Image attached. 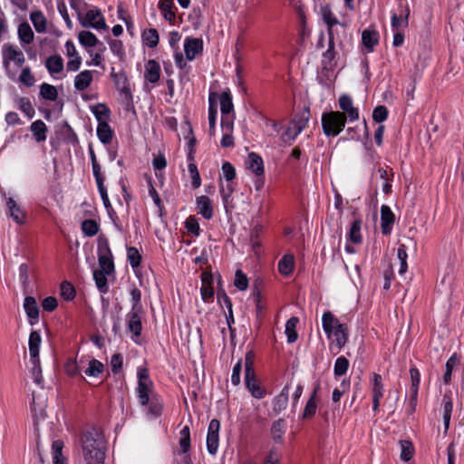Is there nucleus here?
Returning <instances> with one entry per match:
<instances>
[{"label":"nucleus","mask_w":464,"mask_h":464,"mask_svg":"<svg viewBox=\"0 0 464 464\" xmlns=\"http://www.w3.org/2000/svg\"><path fill=\"white\" fill-rule=\"evenodd\" d=\"M84 460L87 464H103L105 459V440L96 429L85 431L81 437Z\"/></svg>","instance_id":"1"},{"label":"nucleus","mask_w":464,"mask_h":464,"mask_svg":"<svg viewBox=\"0 0 464 464\" xmlns=\"http://www.w3.org/2000/svg\"><path fill=\"white\" fill-rule=\"evenodd\" d=\"M346 114L335 111L324 112L322 115V128L327 137L337 136L345 127Z\"/></svg>","instance_id":"2"},{"label":"nucleus","mask_w":464,"mask_h":464,"mask_svg":"<svg viewBox=\"0 0 464 464\" xmlns=\"http://www.w3.org/2000/svg\"><path fill=\"white\" fill-rule=\"evenodd\" d=\"M111 77L114 82L116 89L123 95V100L127 110H130L133 107V97L125 72L121 71L120 72H116L115 69L112 67Z\"/></svg>","instance_id":"3"},{"label":"nucleus","mask_w":464,"mask_h":464,"mask_svg":"<svg viewBox=\"0 0 464 464\" xmlns=\"http://www.w3.org/2000/svg\"><path fill=\"white\" fill-rule=\"evenodd\" d=\"M77 14L78 19L82 27H92L97 30H105L108 27L102 12L98 8L88 11L84 17L82 16L80 11H77Z\"/></svg>","instance_id":"4"},{"label":"nucleus","mask_w":464,"mask_h":464,"mask_svg":"<svg viewBox=\"0 0 464 464\" xmlns=\"http://www.w3.org/2000/svg\"><path fill=\"white\" fill-rule=\"evenodd\" d=\"M138 398L142 406H147L150 402V394L151 392L152 382L150 380L148 370L139 369L138 371Z\"/></svg>","instance_id":"5"},{"label":"nucleus","mask_w":464,"mask_h":464,"mask_svg":"<svg viewBox=\"0 0 464 464\" xmlns=\"http://www.w3.org/2000/svg\"><path fill=\"white\" fill-rule=\"evenodd\" d=\"M3 63L5 68H8L10 62H14L17 67H21L25 59L23 52L16 46L5 44L2 47Z\"/></svg>","instance_id":"6"},{"label":"nucleus","mask_w":464,"mask_h":464,"mask_svg":"<svg viewBox=\"0 0 464 464\" xmlns=\"http://www.w3.org/2000/svg\"><path fill=\"white\" fill-rule=\"evenodd\" d=\"M220 422L217 419L210 420L207 434V449L209 454L215 455L219 445Z\"/></svg>","instance_id":"7"},{"label":"nucleus","mask_w":464,"mask_h":464,"mask_svg":"<svg viewBox=\"0 0 464 464\" xmlns=\"http://www.w3.org/2000/svg\"><path fill=\"white\" fill-rule=\"evenodd\" d=\"M143 311L130 310L126 314L127 328L132 334V339L139 337L142 332L141 315Z\"/></svg>","instance_id":"8"},{"label":"nucleus","mask_w":464,"mask_h":464,"mask_svg":"<svg viewBox=\"0 0 464 464\" xmlns=\"http://www.w3.org/2000/svg\"><path fill=\"white\" fill-rule=\"evenodd\" d=\"M398 13H393L392 15V27L398 29L400 26L407 27L409 24L410 8L402 0L399 1Z\"/></svg>","instance_id":"9"},{"label":"nucleus","mask_w":464,"mask_h":464,"mask_svg":"<svg viewBox=\"0 0 464 464\" xmlns=\"http://www.w3.org/2000/svg\"><path fill=\"white\" fill-rule=\"evenodd\" d=\"M184 52L188 61H193L203 52V41L200 38L187 37L184 42Z\"/></svg>","instance_id":"10"},{"label":"nucleus","mask_w":464,"mask_h":464,"mask_svg":"<svg viewBox=\"0 0 464 464\" xmlns=\"http://www.w3.org/2000/svg\"><path fill=\"white\" fill-rule=\"evenodd\" d=\"M395 222V215L389 206L382 205L381 207V228L384 236L391 234L392 226Z\"/></svg>","instance_id":"11"},{"label":"nucleus","mask_w":464,"mask_h":464,"mask_svg":"<svg viewBox=\"0 0 464 464\" xmlns=\"http://www.w3.org/2000/svg\"><path fill=\"white\" fill-rule=\"evenodd\" d=\"M24 309L28 317L29 324L34 325L38 323L40 309L34 296H26L24 300Z\"/></svg>","instance_id":"12"},{"label":"nucleus","mask_w":464,"mask_h":464,"mask_svg":"<svg viewBox=\"0 0 464 464\" xmlns=\"http://www.w3.org/2000/svg\"><path fill=\"white\" fill-rule=\"evenodd\" d=\"M339 106L343 110V113H346L350 121L359 119V111L353 106V100L348 94H343L339 97Z\"/></svg>","instance_id":"13"},{"label":"nucleus","mask_w":464,"mask_h":464,"mask_svg":"<svg viewBox=\"0 0 464 464\" xmlns=\"http://www.w3.org/2000/svg\"><path fill=\"white\" fill-rule=\"evenodd\" d=\"M5 204L8 210V214L16 224H24L25 220V213L23 211L21 207L16 201L9 197L5 198Z\"/></svg>","instance_id":"14"},{"label":"nucleus","mask_w":464,"mask_h":464,"mask_svg":"<svg viewBox=\"0 0 464 464\" xmlns=\"http://www.w3.org/2000/svg\"><path fill=\"white\" fill-rule=\"evenodd\" d=\"M247 169L255 173L257 177L264 176V162L262 158L256 152H250L246 161Z\"/></svg>","instance_id":"15"},{"label":"nucleus","mask_w":464,"mask_h":464,"mask_svg":"<svg viewBox=\"0 0 464 464\" xmlns=\"http://www.w3.org/2000/svg\"><path fill=\"white\" fill-rule=\"evenodd\" d=\"M245 382L247 390L251 392V395L256 399H262L266 392L265 390L258 384L256 373L252 375H245Z\"/></svg>","instance_id":"16"},{"label":"nucleus","mask_w":464,"mask_h":464,"mask_svg":"<svg viewBox=\"0 0 464 464\" xmlns=\"http://www.w3.org/2000/svg\"><path fill=\"white\" fill-rule=\"evenodd\" d=\"M289 387L285 386L280 393L273 400V411L276 414L285 410L288 405Z\"/></svg>","instance_id":"17"},{"label":"nucleus","mask_w":464,"mask_h":464,"mask_svg":"<svg viewBox=\"0 0 464 464\" xmlns=\"http://www.w3.org/2000/svg\"><path fill=\"white\" fill-rule=\"evenodd\" d=\"M309 109H305L303 112L298 114L295 120L291 122L294 128V133L291 136L292 140H295L296 136L306 127L309 121Z\"/></svg>","instance_id":"18"},{"label":"nucleus","mask_w":464,"mask_h":464,"mask_svg":"<svg viewBox=\"0 0 464 464\" xmlns=\"http://www.w3.org/2000/svg\"><path fill=\"white\" fill-rule=\"evenodd\" d=\"M160 66L155 60H149L145 66L144 77L146 81L156 83L160 80Z\"/></svg>","instance_id":"19"},{"label":"nucleus","mask_w":464,"mask_h":464,"mask_svg":"<svg viewBox=\"0 0 464 464\" xmlns=\"http://www.w3.org/2000/svg\"><path fill=\"white\" fill-rule=\"evenodd\" d=\"M197 208L198 213L206 219L213 218V208L211 200L207 196H200L197 198Z\"/></svg>","instance_id":"20"},{"label":"nucleus","mask_w":464,"mask_h":464,"mask_svg":"<svg viewBox=\"0 0 464 464\" xmlns=\"http://www.w3.org/2000/svg\"><path fill=\"white\" fill-rule=\"evenodd\" d=\"M30 130L36 142H43L47 138V126L42 120L34 121L30 126Z\"/></svg>","instance_id":"21"},{"label":"nucleus","mask_w":464,"mask_h":464,"mask_svg":"<svg viewBox=\"0 0 464 464\" xmlns=\"http://www.w3.org/2000/svg\"><path fill=\"white\" fill-rule=\"evenodd\" d=\"M319 388H320V384L318 383L314 387L310 398L308 399V401L306 402V405H305L303 414H302V418L304 420L312 418L316 412V409H317L316 394H317Z\"/></svg>","instance_id":"22"},{"label":"nucleus","mask_w":464,"mask_h":464,"mask_svg":"<svg viewBox=\"0 0 464 464\" xmlns=\"http://www.w3.org/2000/svg\"><path fill=\"white\" fill-rule=\"evenodd\" d=\"M91 111L93 113L98 123L107 122L111 118V111L105 103H98L91 106Z\"/></svg>","instance_id":"23"},{"label":"nucleus","mask_w":464,"mask_h":464,"mask_svg":"<svg viewBox=\"0 0 464 464\" xmlns=\"http://www.w3.org/2000/svg\"><path fill=\"white\" fill-rule=\"evenodd\" d=\"M17 34L22 44H30L34 41V34L27 22L18 25Z\"/></svg>","instance_id":"24"},{"label":"nucleus","mask_w":464,"mask_h":464,"mask_svg":"<svg viewBox=\"0 0 464 464\" xmlns=\"http://www.w3.org/2000/svg\"><path fill=\"white\" fill-rule=\"evenodd\" d=\"M362 43L369 52H372L373 47L379 43V33L375 30H364L362 34Z\"/></svg>","instance_id":"25"},{"label":"nucleus","mask_w":464,"mask_h":464,"mask_svg":"<svg viewBox=\"0 0 464 464\" xmlns=\"http://www.w3.org/2000/svg\"><path fill=\"white\" fill-rule=\"evenodd\" d=\"M92 82V72L88 70L82 71L74 78V88L77 91H84L91 85Z\"/></svg>","instance_id":"26"},{"label":"nucleus","mask_w":464,"mask_h":464,"mask_svg":"<svg viewBox=\"0 0 464 464\" xmlns=\"http://www.w3.org/2000/svg\"><path fill=\"white\" fill-rule=\"evenodd\" d=\"M322 324L324 333L328 337H330L331 334H333L334 330L337 327V324H340L341 323L330 311H326L323 314Z\"/></svg>","instance_id":"27"},{"label":"nucleus","mask_w":464,"mask_h":464,"mask_svg":"<svg viewBox=\"0 0 464 464\" xmlns=\"http://www.w3.org/2000/svg\"><path fill=\"white\" fill-rule=\"evenodd\" d=\"M114 132L108 122L98 123L97 136L103 144H109L112 140Z\"/></svg>","instance_id":"28"},{"label":"nucleus","mask_w":464,"mask_h":464,"mask_svg":"<svg viewBox=\"0 0 464 464\" xmlns=\"http://www.w3.org/2000/svg\"><path fill=\"white\" fill-rule=\"evenodd\" d=\"M45 67L51 74L60 73L63 70V60L58 55H51L46 59Z\"/></svg>","instance_id":"29"},{"label":"nucleus","mask_w":464,"mask_h":464,"mask_svg":"<svg viewBox=\"0 0 464 464\" xmlns=\"http://www.w3.org/2000/svg\"><path fill=\"white\" fill-rule=\"evenodd\" d=\"M220 111L222 115L234 114V105L229 91L223 92L219 96Z\"/></svg>","instance_id":"30"},{"label":"nucleus","mask_w":464,"mask_h":464,"mask_svg":"<svg viewBox=\"0 0 464 464\" xmlns=\"http://www.w3.org/2000/svg\"><path fill=\"white\" fill-rule=\"evenodd\" d=\"M216 93H210L209 95V107H208V123H209V135H215V125L218 117V108L215 104L214 96Z\"/></svg>","instance_id":"31"},{"label":"nucleus","mask_w":464,"mask_h":464,"mask_svg":"<svg viewBox=\"0 0 464 464\" xmlns=\"http://www.w3.org/2000/svg\"><path fill=\"white\" fill-rule=\"evenodd\" d=\"M30 19L37 33H45L47 20L41 11H34L30 14Z\"/></svg>","instance_id":"32"},{"label":"nucleus","mask_w":464,"mask_h":464,"mask_svg":"<svg viewBox=\"0 0 464 464\" xmlns=\"http://www.w3.org/2000/svg\"><path fill=\"white\" fill-rule=\"evenodd\" d=\"M285 431V420L278 419L274 421L271 427V434L275 442L281 443L283 441V435Z\"/></svg>","instance_id":"33"},{"label":"nucleus","mask_w":464,"mask_h":464,"mask_svg":"<svg viewBox=\"0 0 464 464\" xmlns=\"http://www.w3.org/2000/svg\"><path fill=\"white\" fill-rule=\"evenodd\" d=\"M298 323H299V319H298V317H295V316H293L286 321L285 334L287 337V342L289 343H295L298 338V334L296 332V326H297Z\"/></svg>","instance_id":"34"},{"label":"nucleus","mask_w":464,"mask_h":464,"mask_svg":"<svg viewBox=\"0 0 464 464\" xmlns=\"http://www.w3.org/2000/svg\"><path fill=\"white\" fill-rule=\"evenodd\" d=\"M335 337L336 345L341 349L348 340V327L344 324H337V327L333 332Z\"/></svg>","instance_id":"35"},{"label":"nucleus","mask_w":464,"mask_h":464,"mask_svg":"<svg viewBox=\"0 0 464 464\" xmlns=\"http://www.w3.org/2000/svg\"><path fill=\"white\" fill-rule=\"evenodd\" d=\"M399 444L401 447V459L404 462L410 461L415 451L412 442L409 440H401L399 441Z\"/></svg>","instance_id":"36"},{"label":"nucleus","mask_w":464,"mask_h":464,"mask_svg":"<svg viewBox=\"0 0 464 464\" xmlns=\"http://www.w3.org/2000/svg\"><path fill=\"white\" fill-rule=\"evenodd\" d=\"M295 259L292 255H285L278 262V270L284 276H289L294 269Z\"/></svg>","instance_id":"37"},{"label":"nucleus","mask_w":464,"mask_h":464,"mask_svg":"<svg viewBox=\"0 0 464 464\" xmlns=\"http://www.w3.org/2000/svg\"><path fill=\"white\" fill-rule=\"evenodd\" d=\"M41 343H42V338H41L39 331H36V330L32 331L29 335V342H28L30 357H35L36 353H39Z\"/></svg>","instance_id":"38"},{"label":"nucleus","mask_w":464,"mask_h":464,"mask_svg":"<svg viewBox=\"0 0 464 464\" xmlns=\"http://www.w3.org/2000/svg\"><path fill=\"white\" fill-rule=\"evenodd\" d=\"M40 96L44 100L54 102L58 98V92L55 86L44 82L40 85Z\"/></svg>","instance_id":"39"},{"label":"nucleus","mask_w":464,"mask_h":464,"mask_svg":"<svg viewBox=\"0 0 464 464\" xmlns=\"http://www.w3.org/2000/svg\"><path fill=\"white\" fill-rule=\"evenodd\" d=\"M80 44L84 47H94L100 44L99 39L90 31H82L78 34Z\"/></svg>","instance_id":"40"},{"label":"nucleus","mask_w":464,"mask_h":464,"mask_svg":"<svg viewBox=\"0 0 464 464\" xmlns=\"http://www.w3.org/2000/svg\"><path fill=\"white\" fill-rule=\"evenodd\" d=\"M361 227L362 220L360 218L354 219L351 225L348 238L353 244H360L362 242Z\"/></svg>","instance_id":"41"},{"label":"nucleus","mask_w":464,"mask_h":464,"mask_svg":"<svg viewBox=\"0 0 464 464\" xmlns=\"http://www.w3.org/2000/svg\"><path fill=\"white\" fill-rule=\"evenodd\" d=\"M323 56H324L323 63H324V67L331 66V63L335 56L334 38V34L331 30L329 32L328 49L324 53Z\"/></svg>","instance_id":"42"},{"label":"nucleus","mask_w":464,"mask_h":464,"mask_svg":"<svg viewBox=\"0 0 464 464\" xmlns=\"http://www.w3.org/2000/svg\"><path fill=\"white\" fill-rule=\"evenodd\" d=\"M142 40L150 48L156 47L160 40L158 31L154 28L145 30L142 34Z\"/></svg>","instance_id":"43"},{"label":"nucleus","mask_w":464,"mask_h":464,"mask_svg":"<svg viewBox=\"0 0 464 464\" xmlns=\"http://www.w3.org/2000/svg\"><path fill=\"white\" fill-rule=\"evenodd\" d=\"M107 275L105 271L94 270L93 272V279L101 293H106L108 291Z\"/></svg>","instance_id":"44"},{"label":"nucleus","mask_w":464,"mask_h":464,"mask_svg":"<svg viewBox=\"0 0 464 464\" xmlns=\"http://www.w3.org/2000/svg\"><path fill=\"white\" fill-rule=\"evenodd\" d=\"M17 107L18 109L24 112L29 119H32L34 114L35 111L30 102V100L27 97H20L17 99Z\"/></svg>","instance_id":"45"},{"label":"nucleus","mask_w":464,"mask_h":464,"mask_svg":"<svg viewBox=\"0 0 464 464\" xmlns=\"http://www.w3.org/2000/svg\"><path fill=\"white\" fill-rule=\"evenodd\" d=\"M63 442L54 440L52 444L53 464H64L65 458L63 456Z\"/></svg>","instance_id":"46"},{"label":"nucleus","mask_w":464,"mask_h":464,"mask_svg":"<svg viewBox=\"0 0 464 464\" xmlns=\"http://www.w3.org/2000/svg\"><path fill=\"white\" fill-rule=\"evenodd\" d=\"M104 371V365L96 359H92L89 362V366L84 371V373L87 376L91 377H98Z\"/></svg>","instance_id":"47"},{"label":"nucleus","mask_w":464,"mask_h":464,"mask_svg":"<svg viewBox=\"0 0 464 464\" xmlns=\"http://www.w3.org/2000/svg\"><path fill=\"white\" fill-rule=\"evenodd\" d=\"M95 181L97 184V188H98L100 196L102 199L103 205H104L105 208L108 211H110V209H112V208H111L109 197H108L107 188L104 186L105 177L96 179Z\"/></svg>","instance_id":"48"},{"label":"nucleus","mask_w":464,"mask_h":464,"mask_svg":"<svg viewBox=\"0 0 464 464\" xmlns=\"http://www.w3.org/2000/svg\"><path fill=\"white\" fill-rule=\"evenodd\" d=\"M98 263L101 267V271H105L107 274H111L114 272V263L112 255H100L98 256Z\"/></svg>","instance_id":"49"},{"label":"nucleus","mask_w":464,"mask_h":464,"mask_svg":"<svg viewBox=\"0 0 464 464\" xmlns=\"http://www.w3.org/2000/svg\"><path fill=\"white\" fill-rule=\"evenodd\" d=\"M61 296L65 301H72L74 299L76 291L72 284L68 281H63L61 284Z\"/></svg>","instance_id":"50"},{"label":"nucleus","mask_w":464,"mask_h":464,"mask_svg":"<svg viewBox=\"0 0 464 464\" xmlns=\"http://www.w3.org/2000/svg\"><path fill=\"white\" fill-rule=\"evenodd\" d=\"M82 230L87 237H93L99 231V225L93 219H85L82 222Z\"/></svg>","instance_id":"51"},{"label":"nucleus","mask_w":464,"mask_h":464,"mask_svg":"<svg viewBox=\"0 0 464 464\" xmlns=\"http://www.w3.org/2000/svg\"><path fill=\"white\" fill-rule=\"evenodd\" d=\"M88 150L92 162V174L94 176V179H96L104 177L103 173L102 172V167L97 160L96 154L92 145H89Z\"/></svg>","instance_id":"52"},{"label":"nucleus","mask_w":464,"mask_h":464,"mask_svg":"<svg viewBox=\"0 0 464 464\" xmlns=\"http://www.w3.org/2000/svg\"><path fill=\"white\" fill-rule=\"evenodd\" d=\"M458 362H459V359H458V356L456 353L452 354L447 361L446 365H445L446 371L443 375V381H444L445 384L450 383V382L451 381V373H452L454 367L457 365Z\"/></svg>","instance_id":"53"},{"label":"nucleus","mask_w":464,"mask_h":464,"mask_svg":"<svg viewBox=\"0 0 464 464\" xmlns=\"http://www.w3.org/2000/svg\"><path fill=\"white\" fill-rule=\"evenodd\" d=\"M348 368L349 361L344 356H340L334 362V373L335 376H343L346 373Z\"/></svg>","instance_id":"54"},{"label":"nucleus","mask_w":464,"mask_h":464,"mask_svg":"<svg viewBox=\"0 0 464 464\" xmlns=\"http://www.w3.org/2000/svg\"><path fill=\"white\" fill-rule=\"evenodd\" d=\"M127 258L132 268H137L140 265L141 256L134 246L127 248Z\"/></svg>","instance_id":"55"},{"label":"nucleus","mask_w":464,"mask_h":464,"mask_svg":"<svg viewBox=\"0 0 464 464\" xmlns=\"http://www.w3.org/2000/svg\"><path fill=\"white\" fill-rule=\"evenodd\" d=\"M406 249H407L406 246L404 244H401L397 250V256L401 263V266H400V270H399V273L401 275H403L407 271V268H408V265H407L408 255H407Z\"/></svg>","instance_id":"56"},{"label":"nucleus","mask_w":464,"mask_h":464,"mask_svg":"<svg viewBox=\"0 0 464 464\" xmlns=\"http://www.w3.org/2000/svg\"><path fill=\"white\" fill-rule=\"evenodd\" d=\"M179 446L183 453H186L190 449V431L188 426H185L180 430Z\"/></svg>","instance_id":"57"},{"label":"nucleus","mask_w":464,"mask_h":464,"mask_svg":"<svg viewBox=\"0 0 464 464\" xmlns=\"http://www.w3.org/2000/svg\"><path fill=\"white\" fill-rule=\"evenodd\" d=\"M188 172L191 177V186L193 188H198L201 185V178L198 170V167L194 162L188 163Z\"/></svg>","instance_id":"58"},{"label":"nucleus","mask_w":464,"mask_h":464,"mask_svg":"<svg viewBox=\"0 0 464 464\" xmlns=\"http://www.w3.org/2000/svg\"><path fill=\"white\" fill-rule=\"evenodd\" d=\"M131 296V310L135 311H143V307L141 304V292L139 288L133 287L130 291Z\"/></svg>","instance_id":"59"},{"label":"nucleus","mask_w":464,"mask_h":464,"mask_svg":"<svg viewBox=\"0 0 464 464\" xmlns=\"http://www.w3.org/2000/svg\"><path fill=\"white\" fill-rule=\"evenodd\" d=\"M234 285L240 291H245L248 287V279L240 269L236 271Z\"/></svg>","instance_id":"60"},{"label":"nucleus","mask_w":464,"mask_h":464,"mask_svg":"<svg viewBox=\"0 0 464 464\" xmlns=\"http://www.w3.org/2000/svg\"><path fill=\"white\" fill-rule=\"evenodd\" d=\"M19 81L26 87H32L34 84L35 79L32 74L30 67H24L22 70Z\"/></svg>","instance_id":"61"},{"label":"nucleus","mask_w":464,"mask_h":464,"mask_svg":"<svg viewBox=\"0 0 464 464\" xmlns=\"http://www.w3.org/2000/svg\"><path fill=\"white\" fill-rule=\"evenodd\" d=\"M388 117V110L384 105H378L373 109L372 120L377 123H382Z\"/></svg>","instance_id":"62"},{"label":"nucleus","mask_w":464,"mask_h":464,"mask_svg":"<svg viewBox=\"0 0 464 464\" xmlns=\"http://www.w3.org/2000/svg\"><path fill=\"white\" fill-rule=\"evenodd\" d=\"M64 371L70 377H76L81 374V369L76 360H68L64 365Z\"/></svg>","instance_id":"63"},{"label":"nucleus","mask_w":464,"mask_h":464,"mask_svg":"<svg viewBox=\"0 0 464 464\" xmlns=\"http://www.w3.org/2000/svg\"><path fill=\"white\" fill-rule=\"evenodd\" d=\"M111 51L116 54L120 60H122L125 56L123 44L121 40H111L110 43Z\"/></svg>","instance_id":"64"}]
</instances>
